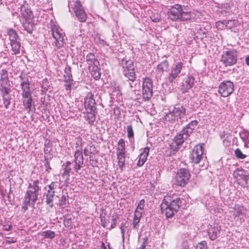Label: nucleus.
<instances>
[{
  "mask_svg": "<svg viewBox=\"0 0 249 249\" xmlns=\"http://www.w3.org/2000/svg\"><path fill=\"white\" fill-rule=\"evenodd\" d=\"M71 171V168L70 166H65V170L64 172V174L66 175L67 176H69V174Z\"/></svg>",
  "mask_w": 249,
  "mask_h": 249,
  "instance_id": "obj_47",
  "label": "nucleus"
},
{
  "mask_svg": "<svg viewBox=\"0 0 249 249\" xmlns=\"http://www.w3.org/2000/svg\"><path fill=\"white\" fill-rule=\"evenodd\" d=\"M114 224H112V225H111L112 228H114Z\"/></svg>",
  "mask_w": 249,
  "mask_h": 249,
  "instance_id": "obj_63",
  "label": "nucleus"
},
{
  "mask_svg": "<svg viewBox=\"0 0 249 249\" xmlns=\"http://www.w3.org/2000/svg\"><path fill=\"white\" fill-rule=\"evenodd\" d=\"M184 246H185V249H189L188 246L186 243H184Z\"/></svg>",
  "mask_w": 249,
  "mask_h": 249,
  "instance_id": "obj_59",
  "label": "nucleus"
},
{
  "mask_svg": "<svg viewBox=\"0 0 249 249\" xmlns=\"http://www.w3.org/2000/svg\"><path fill=\"white\" fill-rule=\"evenodd\" d=\"M203 156V145H196L193 149L192 153V160L194 163H198L202 159Z\"/></svg>",
  "mask_w": 249,
  "mask_h": 249,
  "instance_id": "obj_15",
  "label": "nucleus"
},
{
  "mask_svg": "<svg viewBox=\"0 0 249 249\" xmlns=\"http://www.w3.org/2000/svg\"><path fill=\"white\" fill-rule=\"evenodd\" d=\"M234 22V20H230L228 21H219L216 22L215 23V26L218 29H224L226 28H231V26L229 25V23H233Z\"/></svg>",
  "mask_w": 249,
  "mask_h": 249,
  "instance_id": "obj_24",
  "label": "nucleus"
},
{
  "mask_svg": "<svg viewBox=\"0 0 249 249\" xmlns=\"http://www.w3.org/2000/svg\"><path fill=\"white\" fill-rule=\"evenodd\" d=\"M140 222V220H136V219H133V229H137V226L138 225V224Z\"/></svg>",
  "mask_w": 249,
  "mask_h": 249,
  "instance_id": "obj_49",
  "label": "nucleus"
},
{
  "mask_svg": "<svg viewBox=\"0 0 249 249\" xmlns=\"http://www.w3.org/2000/svg\"><path fill=\"white\" fill-rule=\"evenodd\" d=\"M234 22H235L234 20ZM234 22H233V23H229V24H228V25L231 26V28L232 25L234 24Z\"/></svg>",
  "mask_w": 249,
  "mask_h": 249,
  "instance_id": "obj_60",
  "label": "nucleus"
},
{
  "mask_svg": "<svg viewBox=\"0 0 249 249\" xmlns=\"http://www.w3.org/2000/svg\"><path fill=\"white\" fill-rule=\"evenodd\" d=\"M39 181L38 179L35 180L33 183H30L25 195V199L31 201V203L33 205L36 201L39 195Z\"/></svg>",
  "mask_w": 249,
  "mask_h": 249,
  "instance_id": "obj_4",
  "label": "nucleus"
},
{
  "mask_svg": "<svg viewBox=\"0 0 249 249\" xmlns=\"http://www.w3.org/2000/svg\"><path fill=\"white\" fill-rule=\"evenodd\" d=\"M233 88L234 85L231 81H223L219 86V93L223 97H228L232 93Z\"/></svg>",
  "mask_w": 249,
  "mask_h": 249,
  "instance_id": "obj_10",
  "label": "nucleus"
},
{
  "mask_svg": "<svg viewBox=\"0 0 249 249\" xmlns=\"http://www.w3.org/2000/svg\"><path fill=\"white\" fill-rule=\"evenodd\" d=\"M235 221L241 223L244 221L245 210L242 206L236 205L230 211Z\"/></svg>",
  "mask_w": 249,
  "mask_h": 249,
  "instance_id": "obj_12",
  "label": "nucleus"
},
{
  "mask_svg": "<svg viewBox=\"0 0 249 249\" xmlns=\"http://www.w3.org/2000/svg\"><path fill=\"white\" fill-rule=\"evenodd\" d=\"M73 10L75 15L79 21L84 22L86 21L87 16L80 1L76 0L75 2Z\"/></svg>",
  "mask_w": 249,
  "mask_h": 249,
  "instance_id": "obj_14",
  "label": "nucleus"
},
{
  "mask_svg": "<svg viewBox=\"0 0 249 249\" xmlns=\"http://www.w3.org/2000/svg\"><path fill=\"white\" fill-rule=\"evenodd\" d=\"M31 203V201H28L27 199L24 198V201L22 206V209L23 210V213H25L28 209V205Z\"/></svg>",
  "mask_w": 249,
  "mask_h": 249,
  "instance_id": "obj_42",
  "label": "nucleus"
},
{
  "mask_svg": "<svg viewBox=\"0 0 249 249\" xmlns=\"http://www.w3.org/2000/svg\"><path fill=\"white\" fill-rule=\"evenodd\" d=\"M242 180L243 182H241V183H244L245 184H248V181L249 180V175H245L244 174L242 178L240 179Z\"/></svg>",
  "mask_w": 249,
  "mask_h": 249,
  "instance_id": "obj_45",
  "label": "nucleus"
},
{
  "mask_svg": "<svg viewBox=\"0 0 249 249\" xmlns=\"http://www.w3.org/2000/svg\"><path fill=\"white\" fill-rule=\"evenodd\" d=\"M67 198L65 196H62L59 200V204L62 208L65 207L67 205Z\"/></svg>",
  "mask_w": 249,
  "mask_h": 249,
  "instance_id": "obj_40",
  "label": "nucleus"
},
{
  "mask_svg": "<svg viewBox=\"0 0 249 249\" xmlns=\"http://www.w3.org/2000/svg\"><path fill=\"white\" fill-rule=\"evenodd\" d=\"M86 61L89 70L92 76L95 79H98L100 77L99 62L95 58L94 54L92 53H89L86 56Z\"/></svg>",
  "mask_w": 249,
  "mask_h": 249,
  "instance_id": "obj_3",
  "label": "nucleus"
},
{
  "mask_svg": "<svg viewBox=\"0 0 249 249\" xmlns=\"http://www.w3.org/2000/svg\"><path fill=\"white\" fill-rule=\"evenodd\" d=\"M1 4H2L1 0H0V7L1 6Z\"/></svg>",
  "mask_w": 249,
  "mask_h": 249,
  "instance_id": "obj_62",
  "label": "nucleus"
},
{
  "mask_svg": "<svg viewBox=\"0 0 249 249\" xmlns=\"http://www.w3.org/2000/svg\"><path fill=\"white\" fill-rule=\"evenodd\" d=\"M8 35L9 36V40H10V43L19 40L16 32L13 29H9L8 30Z\"/></svg>",
  "mask_w": 249,
  "mask_h": 249,
  "instance_id": "obj_29",
  "label": "nucleus"
},
{
  "mask_svg": "<svg viewBox=\"0 0 249 249\" xmlns=\"http://www.w3.org/2000/svg\"><path fill=\"white\" fill-rule=\"evenodd\" d=\"M235 155L237 158L243 159L246 157V155L243 154L241 151L237 148L235 151Z\"/></svg>",
  "mask_w": 249,
  "mask_h": 249,
  "instance_id": "obj_38",
  "label": "nucleus"
},
{
  "mask_svg": "<svg viewBox=\"0 0 249 249\" xmlns=\"http://www.w3.org/2000/svg\"><path fill=\"white\" fill-rule=\"evenodd\" d=\"M149 153V148L148 147H145L139 155L137 165L142 166L147 160V156Z\"/></svg>",
  "mask_w": 249,
  "mask_h": 249,
  "instance_id": "obj_20",
  "label": "nucleus"
},
{
  "mask_svg": "<svg viewBox=\"0 0 249 249\" xmlns=\"http://www.w3.org/2000/svg\"><path fill=\"white\" fill-rule=\"evenodd\" d=\"M21 14L26 20L30 19L33 17L32 11L30 9L26 8L25 6L21 7Z\"/></svg>",
  "mask_w": 249,
  "mask_h": 249,
  "instance_id": "obj_26",
  "label": "nucleus"
},
{
  "mask_svg": "<svg viewBox=\"0 0 249 249\" xmlns=\"http://www.w3.org/2000/svg\"><path fill=\"white\" fill-rule=\"evenodd\" d=\"M245 172L242 170L237 169L233 173V176L234 178H236L237 180H240V179L245 174Z\"/></svg>",
  "mask_w": 249,
  "mask_h": 249,
  "instance_id": "obj_36",
  "label": "nucleus"
},
{
  "mask_svg": "<svg viewBox=\"0 0 249 249\" xmlns=\"http://www.w3.org/2000/svg\"><path fill=\"white\" fill-rule=\"evenodd\" d=\"M143 212V211H141L136 209V210L135 211V212H134V214L141 217L142 216V214Z\"/></svg>",
  "mask_w": 249,
  "mask_h": 249,
  "instance_id": "obj_51",
  "label": "nucleus"
},
{
  "mask_svg": "<svg viewBox=\"0 0 249 249\" xmlns=\"http://www.w3.org/2000/svg\"><path fill=\"white\" fill-rule=\"evenodd\" d=\"M185 113V109L182 106L179 105L174 107L170 111L166 113L165 119L168 121H178L183 117Z\"/></svg>",
  "mask_w": 249,
  "mask_h": 249,
  "instance_id": "obj_5",
  "label": "nucleus"
},
{
  "mask_svg": "<svg viewBox=\"0 0 249 249\" xmlns=\"http://www.w3.org/2000/svg\"><path fill=\"white\" fill-rule=\"evenodd\" d=\"M152 80L149 78H144L142 83V96L145 100H149L152 96Z\"/></svg>",
  "mask_w": 249,
  "mask_h": 249,
  "instance_id": "obj_11",
  "label": "nucleus"
},
{
  "mask_svg": "<svg viewBox=\"0 0 249 249\" xmlns=\"http://www.w3.org/2000/svg\"><path fill=\"white\" fill-rule=\"evenodd\" d=\"M195 79L193 76L189 75L186 78L185 83L183 85L184 87V90L187 91V90L191 89L194 85Z\"/></svg>",
  "mask_w": 249,
  "mask_h": 249,
  "instance_id": "obj_25",
  "label": "nucleus"
},
{
  "mask_svg": "<svg viewBox=\"0 0 249 249\" xmlns=\"http://www.w3.org/2000/svg\"><path fill=\"white\" fill-rule=\"evenodd\" d=\"M57 187L56 183L53 182L51 184L49 185V189L48 190L54 191V189Z\"/></svg>",
  "mask_w": 249,
  "mask_h": 249,
  "instance_id": "obj_46",
  "label": "nucleus"
},
{
  "mask_svg": "<svg viewBox=\"0 0 249 249\" xmlns=\"http://www.w3.org/2000/svg\"><path fill=\"white\" fill-rule=\"evenodd\" d=\"M54 196V191L48 190V193L46 196V203L50 207H53V201Z\"/></svg>",
  "mask_w": 249,
  "mask_h": 249,
  "instance_id": "obj_30",
  "label": "nucleus"
},
{
  "mask_svg": "<svg viewBox=\"0 0 249 249\" xmlns=\"http://www.w3.org/2000/svg\"><path fill=\"white\" fill-rule=\"evenodd\" d=\"M0 74L1 85L5 87L7 85L8 82L7 71L5 70H2Z\"/></svg>",
  "mask_w": 249,
  "mask_h": 249,
  "instance_id": "obj_34",
  "label": "nucleus"
},
{
  "mask_svg": "<svg viewBox=\"0 0 249 249\" xmlns=\"http://www.w3.org/2000/svg\"><path fill=\"white\" fill-rule=\"evenodd\" d=\"M169 69V64L167 61H163L158 65L156 69V72L161 76L164 72H167Z\"/></svg>",
  "mask_w": 249,
  "mask_h": 249,
  "instance_id": "obj_21",
  "label": "nucleus"
},
{
  "mask_svg": "<svg viewBox=\"0 0 249 249\" xmlns=\"http://www.w3.org/2000/svg\"><path fill=\"white\" fill-rule=\"evenodd\" d=\"M197 124L196 121H193L187 124L181 131V133L183 134L186 138L193 132V130Z\"/></svg>",
  "mask_w": 249,
  "mask_h": 249,
  "instance_id": "obj_19",
  "label": "nucleus"
},
{
  "mask_svg": "<svg viewBox=\"0 0 249 249\" xmlns=\"http://www.w3.org/2000/svg\"><path fill=\"white\" fill-rule=\"evenodd\" d=\"M145 202L144 199H142L141 200L138 204L136 209L143 212V209L145 207Z\"/></svg>",
  "mask_w": 249,
  "mask_h": 249,
  "instance_id": "obj_39",
  "label": "nucleus"
},
{
  "mask_svg": "<svg viewBox=\"0 0 249 249\" xmlns=\"http://www.w3.org/2000/svg\"><path fill=\"white\" fill-rule=\"evenodd\" d=\"M237 60V52L235 50L226 51L221 56V61L226 67L235 64Z\"/></svg>",
  "mask_w": 249,
  "mask_h": 249,
  "instance_id": "obj_8",
  "label": "nucleus"
},
{
  "mask_svg": "<svg viewBox=\"0 0 249 249\" xmlns=\"http://www.w3.org/2000/svg\"><path fill=\"white\" fill-rule=\"evenodd\" d=\"M120 230L121 231V233L122 234V237L123 239H124V235L125 232V230H124V224H122L120 227Z\"/></svg>",
  "mask_w": 249,
  "mask_h": 249,
  "instance_id": "obj_52",
  "label": "nucleus"
},
{
  "mask_svg": "<svg viewBox=\"0 0 249 249\" xmlns=\"http://www.w3.org/2000/svg\"><path fill=\"white\" fill-rule=\"evenodd\" d=\"M45 166L46 167V170L49 172V169H51L49 164L48 163H46L45 165Z\"/></svg>",
  "mask_w": 249,
  "mask_h": 249,
  "instance_id": "obj_53",
  "label": "nucleus"
},
{
  "mask_svg": "<svg viewBox=\"0 0 249 249\" xmlns=\"http://www.w3.org/2000/svg\"><path fill=\"white\" fill-rule=\"evenodd\" d=\"M20 86L22 90V96L32 95V92L30 88V83L27 79L22 81Z\"/></svg>",
  "mask_w": 249,
  "mask_h": 249,
  "instance_id": "obj_22",
  "label": "nucleus"
},
{
  "mask_svg": "<svg viewBox=\"0 0 249 249\" xmlns=\"http://www.w3.org/2000/svg\"><path fill=\"white\" fill-rule=\"evenodd\" d=\"M150 18L151 20L155 22H159L160 19V16L158 13L153 14Z\"/></svg>",
  "mask_w": 249,
  "mask_h": 249,
  "instance_id": "obj_41",
  "label": "nucleus"
},
{
  "mask_svg": "<svg viewBox=\"0 0 249 249\" xmlns=\"http://www.w3.org/2000/svg\"><path fill=\"white\" fill-rule=\"evenodd\" d=\"M121 65L123 66L124 71L130 70L134 69L133 67V62L131 60H126V59H123L121 62Z\"/></svg>",
  "mask_w": 249,
  "mask_h": 249,
  "instance_id": "obj_27",
  "label": "nucleus"
},
{
  "mask_svg": "<svg viewBox=\"0 0 249 249\" xmlns=\"http://www.w3.org/2000/svg\"><path fill=\"white\" fill-rule=\"evenodd\" d=\"M240 138L245 143V145L248 144L249 142V133L248 132H243L240 133Z\"/></svg>",
  "mask_w": 249,
  "mask_h": 249,
  "instance_id": "obj_37",
  "label": "nucleus"
},
{
  "mask_svg": "<svg viewBox=\"0 0 249 249\" xmlns=\"http://www.w3.org/2000/svg\"><path fill=\"white\" fill-rule=\"evenodd\" d=\"M168 17L174 21H185L190 19L192 17V15L190 12L183 9L180 5L175 4L170 8L168 12Z\"/></svg>",
  "mask_w": 249,
  "mask_h": 249,
  "instance_id": "obj_2",
  "label": "nucleus"
},
{
  "mask_svg": "<svg viewBox=\"0 0 249 249\" xmlns=\"http://www.w3.org/2000/svg\"><path fill=\"white\" fill-rule=\"evenodd\" d=\"M124 74L125 76L129 80L131 81H134L135 80L136 77L134 69L130 70H124Z\"/></svg>",
  "mask_w": 249,
  "mask_h": 249,
  "instance_id": "obj_33",
  "label": "nucleus"
},
{
  "mask_svg": "<svg viewBox=\"0 0 249 249\" xmlns=\"http://www.w3.org/2000/svg\"><path fill=\"white\" fill-rule=\"evenodd\" d=\"M23 98V104L25 108L30 111L32 104V95H28L26 96H22Z\"/></svg>",
  "mask_w": 249,
  "mask_h": 249,
  "instance_id": "obj_23",
  "label": "nucleus"
},
{
  "mask_svg": "<svg viewBox=\"0 0 249 249\" xmlns=\"http://www.w3.org/2000/svg\"><path fill=\"white\" fill-rule=\"evenodd\" d=\"M185 136L181 133L178 134L175 138L174 141L177 146L178 147L182 145L184 140L186 139Z\"/></svg>",
  "mask_w": 249,
  "mask_h": 249,
  "instance_id": "obj_32",
  "label": "nucleus"
},
{
  "mask_svg": "<svg viewBox=\"0 0 249 249\" xmlns=\"http://www.w3.org/2000/svg\"><path fill=\"white\" fill-rule=\"evenodd\" d=\"M71 164V162L70 161H67L66 163L65 166H66L67 167H68V166L70 167Z\"/></svg>",
  "mask_w": 249,
  "mask_h": 249,
  "instance_id": "obj_57",
  "label": "nucleus"
},
{
  "mask_svg": "<svg viewBox=\"0 0 249 249\" xmlns=\"http://www.w3.org/2000/svg\"><path fill=\"white\" fill-rule=\"evenodd\" d=\"M125 142L123 139H120L118 142V146L116 149L118 165L121 171L123 170V168L125 161Z\"/></svg>",
  "mask_w": 249,
  "mask_h": 249,
  "instance_id": "obj_6",
  "label": "nucleus"
},
{
  "mask_svg": "<svg viewBox=\"0 0 249 249\" xmlns=\"http://www.w3.org/2000/svg\"><path fill=\"white\" fill-rule=\"evenodd\" d=\"M69 223V222L68 221H64V224H65V225H66V223Z\"/></svg>",
  "mask_w": 249,
  "mask_h": 249,
  "instance_id": "obj_61",
  "label": "nucleus"
},
{
  "mask_svg": "<svg viewBox=\"0 0 249 249\" xmlns=\"http://www.w3.org/2000/svg\"><path fill=\"white\" fill-rule=\"evenodd\" d=\"M84 154L85 156H88L89 154L88 150L86 148H85L84 150Z\"/></svg>",
  "mask_w": 249,
  "mask_h": 249,
  "instance_id": "obj_55",
  "label": "nucleus"
},
{
  "mask_svg": "<svg viewBox=\"0 0 249 249\" xmlns=\"http://www.w3.org/2000/svg\"><path fill=\"white\" fill-rule=\"evenodd\" d=\"M95 101L93 99V95L91 92H89L85 99V107L90 110H93L95 107Z\"/></svg>",
  "mask_w": 249,
  "mask_h": 249,
  "instance_id": "obj_18",
  "label": "nucleus"
},
{
  "mask_svg": "<svg viewBox=\"0 0 249 249\" xmlns=\"http://www.w3.org/2000/svg\"><path fill=\"white\" fill-rule=\"evenodd\" d=\"M12 51L13 52V53L15 54H17L19 53L20 49V44L19 42V40H18L16 41H14L10 43Z\"/></svg>",
  "mask_w": 249,
  "mask_h": 249,
  "instance_id": "obj_28",
  "label": "nucleus"
},
{
  "mask_svg": "<svg viewBox=\"0 0 249 249\" xmlns=\"http://www.w3.org/2000/svg\"><path fill=\"white\" fill-rule=\"evenodd\" d=\"M206 245V242L205 241H202L196 245V249H207Z\"/></svg>",
  "mask_w": 249,
  "mask_h": 249,
  "instance_id": "obj_43",
  "label": "nucleus"
},
{
  "mask_svg": "<svg viewBox=\"0 0 249 249\" xmlns=\"http://www.w3.org/2000/svg\"><path fill=\"white\" fill-rule=\"evenodd\" d=\"M180 198L173 199L170 196L165 197L161 204V211L167 217H171L177 213L181 205Z\"/></svg>",
  "mask_w": 249,
  "mask_h": 249,
  "instance_id": "obj_1",
  "label": "nucleus"
},
{
  "mask_svg": "<svg viewBox=\"0 0 249 249\" xmlns=\"http://www.w3.org/2000/svg\"><path fill=\"white\" fill-rule=\"evenodd\" d=\"M145 245H144V243H143V244L141 245V247H140V249H145Z\"/></svg>",
  "mask_w": 249,
  "mask_h": 249,
  "instance_id": "obj_58",
  "label": "nucleus"
},
{
  "mask_svg": "<svg viewBox=\"0 0 249 249\" xmlns=\"http://www.w3.org/2000/svg\"><path fill=\"white\" fill-rule=\"evenodd\" d=\"M64 78L66 82H71L72 81V75L71 73V68L70 67L67 66L66 67L64 70Z\"/></svg>",
  "mask_w": 249,
  "mask_h": 249,
  "instance_id": "obj_31",
  "label": "nucleus"
},
{
  "mask_svg": "<svg viewBox=\"0 0 249 249\" xmlns=\"http://www.w3.org/2000/svg\"><path fill=\"white\" fill-rule=\"evenodd\" d=\"M127 136L128 138L133 137L134 136L133 131L131 125H128L127 126Z\"/></svg>",
  "mask_w": 249,
  "mask_h": 249,
  "instance_id": "obj_44",
  "label": "nucleus"
},
{
  "mask_svg": "<svg viewBox=\"0 0 249 249\" xmlns=\"http://www.w3.org/2000/svg\"><path fill=\"white\" fill-rule=\"evenodd\" d=\"M67 84H65V89L67 90H70L71 89V85L72 83V81H71V82H66Z\"/></svg>",
  "mask_w": 249,
  "mask_h": 249,
  "instance_id": "obj_48",
  "label": "nucleus"
},
{
  "mask_svg": "<svg viewBox=\"0 0 249 249\" xmlns=\"http://www.w3.org/2000/svg\"><path fill=\"white\" fill-rule=\"evenodd\" d=\"M102 226H103L104 227H105V224L102 223Z\"/></svg>",
  "mask_w": 249,
  "mask_h": 249,
  "instance_id": "obj_64",
  "label": "nucleus"
},
{
  "mask_svg": "<svg viewBox=\"0 0 249 249\" xmlns=\"http://www.w3.org/2000/svg\"><path fill=\"white\" fill-rule=\"evenodd\" d=\"M84 159L82 152L80 150H77L74 153V169L76 172L81 169L83 164Z\"/></svg>",
  "mask_w": 249,
  "mask_h": 249,
  "instance_id": "obj_16",
  "label": "nucleus"
},
{
  "mask_svg": "<svg viewBox=\"0 0 249 249\" xmlns=\"http://www.w3.org/2000/svg\"><path fill=\"white\" fill-rule=\"evenodd\" d=\"M246 63L247 65L249 66V55L246 58Z\"/></svg>",
  "mask_w": 249,
  "mask_h": 249,
  "instance_id": "obj_54",
  "label": "nucleus"
},
{
  "mask_svg": "<svg viewBox=\"0 0 249 249\" xmlns=\"http://www.w3.org/2000/svg\"><path fill=\"white\" fill-rule=\"evenodd\" d=\"M3 102H4V106L5 107L7 108L8 106L10 105V101L9 99H6V98L5 97H3Z\"/></svg>",
  "mask_w": 249,
  "mask_h": 249,
  "instance_id": "obj_50",
  "label": "nucleus"
},
{
  "mask_svg": "<svg viewBox=\"0 0 249 249\" xmlns=\"http://www.w3.org/2000/svg\"><path fill=\"white\" fill-rule=\"evenodd\" d=\"M220 230V227L217 224L209 225L208 229V233L210 238L212 240H214L217 238Z\"/></svg>",
  "mask_w": 249,
  "mask_h": 249,
  "instance_id": "obj_17",
  "label": "nucleus"
},
{
  "mask_svg": "<svg viewBox=\"0 0 249 249\" xmlns=\"http://www.w3.org/2000/svg\"><path fill=\"white\" fill-rule=\"evenodd\" d=\"M141 218V217H139V216H137V215H135V214H134V218H133V219H136V220L137 219V220H140Z\"/></svg>",
  "mask_w": 249,
  "mask_h": 249,
  "instance_id": "obj_56",
  "label": "nucleus"
},
{
  "mask_svg": "<svg viewBox=\"0 0 249 249\" xmlns=\"http://www.w3.org/2000/svg\"><path fill=\"white\" fill-rule=\"evenodd\" d=\"M40 235L44 238L52 239L55 237V234L54 231L48 230L42 232Z\"/></svg>",
  "mask_w": 249,
  "mask_h": 249,
  "instance_id": "obj_35",
  "label": "nucleus"
},
{
  "mask_svg": "<svg viewBox=\"0 0 249 249\" xmlns=\"http://www.w3.org/2000/svg\"><path fill=\"white\" fill-rule=\"evenodd\" d=\"M190 177V173L187 169H180L178 171L176 177L177 185L182 187L185 186L188 183Z\"/></svg>",
  "mask_w": 249,
  "mask_h": 249,
  "instance_id": "obj_9",
  "label": "nucleus"
},
{
  "mask_svg": "<svg viewBox=\"0 0 249 249\" xmlns=\"http://www.w3.org/2000/svg\"><path fill=\"white\" fill-rule=\"evenodd\" d=\"M52 34L55 40L54 45L57 48H60L64 45V32L63 30L57 26H53L52 28Z\"/></svg>",
  "mask_w": 249,
  "mask_h": 249,
  "instance_id": "obj_7",
  "label": "nucleus"
},
{
  "mask_svg": "<svg viewBox=\"0 0 249 249\" xmlns=\"http://www.w3.org/2000/svg\"><path fill=\"white\" fill-rule=\"evenodd\" d=\"M183 68V63L182 62H178L174 64L171 70V72L167 78V81L170 83H172L174 80L178 76L180 73Z\"/></svg>",
  "mask_w": 249,
  "mask_h": 249,
  "instance_id": "obj_13",
  "label": "nucleus"
}]
</instances>
